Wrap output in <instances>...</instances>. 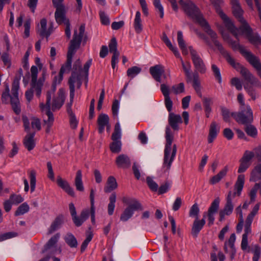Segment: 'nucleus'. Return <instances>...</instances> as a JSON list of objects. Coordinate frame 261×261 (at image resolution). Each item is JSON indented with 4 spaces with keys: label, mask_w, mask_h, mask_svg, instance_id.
Here are the masks:
<instances>
[{
    "label": "nucleus",
    "mask_w": 261,
    "mask_h": 261,
    "mask_svg": "<svg viewBox=\"0 0 261 261\" xmlns=\"http://www.w3.org/2000/svg\"><path fill=\"white\" fill-rule=\"evenodd\" d=\"M146 181L150 189L152 191H156L158 189V184L150 177L146 178Z\"/></svg>",
    "instance_id": "nucleus-59"
},
{
    "label": "nucleus",
    "mask_w": 261,
    "mask_h": 261,
    "mask_svg": "<svg viewBox=\"0 0 261 261\" xmlns=\"http://www.w3.org/2000/svg\"><path fill=\"white\" fill-rule=\"evenodd\" d=\"M121 132L120 125L119 122H117L115 125L114 130L111 137L113 141H121Z\"/></svg>",
    "instance_id": "nucleus-45"
},
{
    "label": "nucleus",
    "mask_w": 261,
    "mask_h": 261,
    "mask_svg": "<svg viewBox=\"0 0 261 261\" xmlns=\"http://www.w3.org/2000/svg\"><path fill=\"white\" fill-rule=\"evenodd\" d=\"M205 224V220L204 219H201L200 220L198 219H195L194 220L192 228L191 233L192 235L195 237H196L200 232V231L202 229L203 227Z\"/></svg>",
    "instance_id": "nucleus-31"
},
{
    "label": "nucleus",
    "mask_w": 261,
    "mask_h": 261,
    "mask_svg": "<svg viewBox=\"0 0 261 261\" xmlns=\"http://www.w3.org/2000/svg\"><path fill=\"white\" fill-rule=\"evenodd\" d=\"M35 132L28 133L24 138L23 144L25 147L29 150L31 151L35 146V142L34 140V136Z\"/></svg>",
    "instance_id": "nucleus-29"
},
{
    "label": "nucleus",
    "mask_w": 261,
    "mask_h": 261,
    "mask_svg": "<svg viewBox=\"0 0 261 261\" xmlns=\"http://www.w3.org/2000/svg\"><path fill=\"white\" fill-rule=\"evenodd\" d=\"M249 41L254 44H261V37L257 33H253V31L246 37Z\"/></svg>",
    "instance_id": "nucleus-48"
},
{
    "label": "nucleus",
    "mask_w": 261,
    "mask_h": 261,
    "mask_svg": "<svg viewBox=\"0 0 261 261\" xmlns=\"http://www.w3.org/2000/svg\"><path fill=\"white\" fill-rule=\"evenodd\" d=\"M215 45L217 47L222 55L225 58L227 62L231 65L237 71H239L241 74V71L243 69H247L239 63L235 62V60L232 58L230 55L223 47L221 43L217 40V36L215 39H212Z\"/></svg>",
    "instance_id": "nucleus-10"
},
{
    "label": "nucleus",
    "mask_w": 261,
    "mask_h": 261,
    "mask_svg": "<svg viewBox=\"0 0 261 261\" xmlns=\"http://www.w3.org/2000/svg\"><path fill=\"white\" fill-rule=\"evenodd\" d=\"M228 170V166H225L217 175L211 178L210 182L212 185H215L219 182L224 176H226Z\"/></svg>",
    "instance_id": "nucleus-33"
},
{
    "label": "nucleus",
    "mask_w": 261,
    "mask_h": 261,
    "mask_svg": "<svg viewBox=\"0 0 261 261\" xmlns=\"http://www.w3.org/2000/svg\"><path fill=\"white\" fill-rule=\"evenodd\" d=\"M250 181L253 182L261 181V174L253 169L251 172Z\"/></svg>",
    "instance_id": "nucleus-57"
},
{
    "label": "nucleus",
    "mask_w": 261,
    "mask_h": 261,
    "mask_svg": "<svg viewBox=\"0 0 261 261\" xmlns=\"http://www.w3.org/2000/svg\"><path fill=\"white\" fill-rule=\"evenodd\" d=\"M121 142L113 141L110 145V148L111 151L113 153H119L121 149Z\"/></svg>",
    "instance_id": "nucleus-50"
},
{
    "label": "nucleus",
    "mask_w": 261,
    "mask_h": 261,
    "mask_svg": "<svg viewBox=\"0 0 261 261\" xmlns=\"http://www.w3.org/2000/svg\"><path fill=\"white\" fill-rule=\"evenodd\" d=\"M47 20L45 18H43L40 20L41 29L39 30V35L42 37H46L48 38L50 34V28H49L48 30L46 29Z\"/></svg>",
    "instance_id": "nucleus-37"
},
{
    "label": "nucleus",
    "mask_w": 261,
    "mask_h": 261,
    "mask_svg": "<svg viewBox=\"0 0 261 261\" xmlns=\"http://www.w3.org/2000/svg\"><path fill=\"white\" fill-rule=\"evenodd\" d=\"M23 74V71L21 68L18 70V73L16 75L12 83V92L13 95V102L14 103H18V91L19 88V81Z\"/></svg>",
    "instance_id": "nucleus-19"
},
{
    "label": "nucleus",
    "mask_w": 261,
    "mask_h": 261,
    "mask_svg": "<svg viewBox=\"0 0 261 261\" xmlns=\"http://www.w3.org/2000/svg\"><path fill=\"white\" fill-rule=\"evenodd\" d=\"M63 223V220L62 217H57L55 220L51 223L50 226L49 227L48 233L51 234L58 229L62 225Z\"/></svg>",
    "instance_id": "nucleus-43"
},
{
    "label": "nucleus",
    "mask_w": 261,
    "mask_h": 261,
    "mask_svg": "<svg viewBox=\"0 0 261 261\" xmlns=\"http://www.w3.org/2000/svg\"><path fill=\"white\" fill-rule=\"evenodd\" d=\"M117 187L118 184L116 178L113 176H110L108 178L106 184L104 187V191L107 193H110L116 189Z\"/></svg>",
    "instance_id": "nucleus-30"
},
{
    "label": "nucleus",
    "mask_w": 261,
    "mask_h": 261,
    "mask_svg": "<svg viewBox=\"0 0 261 261\" xmlns=\"http://www.w3.org/2000/svg\"><path fill=\"white\" fill-rule=\"evenodd\" d=\"M149 72L152 77L158 82H161V76L164 73V67L161 65H156L149 68Z\"/></svg>",
    "instance_id": "nucleus-24"
},
{
    "label": "nucleus",
    "mask_w": 261,
    "mask_h": 261,
    "mask_svg": "<svg viewBox=\"0 0 261 261\" xmlns=\"http://www.w3.org/2000/svg\"><path fill=\"white\" fill-rule=\"evenodd\" d=\"M13 95L12 92L11 95L10 94V92L3 91L1 97L2 101L5 104H7L9 103V98H10L11 104L12 105L13 110L16 114L18 115L21 112L19 98H18V103H14L13 102Z\"/></svg>",
    "instance_id": "nucleus-17"
},
{
    "label": "nucleus",
    "mask_w": 261,
    "mask_h": 261,
    "mask_svg": "<svg viewBox=\"0 0 261 261\" xmlns=\"http://www.w3.org/2000/svg\"><path fill=\"white\" fill-rule=\"evenodd\" d=\"M212 70L216 79L218 80L219 83H221L222 82V78L219 68L215 64H212Z\"/></svg>",
    "instance_id": "nucleus-61"
},
{
    "label": "nucleus",
    "mask_w": 261,
    "mask_h": 261,
    "mask_svg": "<svg viewBox=\"0 0 261 261\" xmlns=\"http://www.w3.org/2000/svg\"><path fill=\"white\" fill-rule=\"evenodd\" d=\"M134 27L135 32L140 34L143 30V25L141 19V13L139 11H137L134 20Z\"/></svg>",
    "instance_id": "nucleus-38"
},
{
    "label": "nucleus",
    "mask_w": 261,
    "mask_h": 261,
    "mask_svg": "<svg viewBox=\"0 0 261 261\" xmlns=\"http://www.w3.org/2000/svg\"><path fill=\"white\" fill-rule=\"evenodd\" d=\"M161 91L165 98V105L168 112H171L173 102L170 97V89L168 86L164 84L161 85Z\"/></svg>",
    "instance_id": "nucleus-21"
},
{
    "label": "nucleus",
    "mask_w": 261,
    "mask_h": 261,
    "mask_svg": "<svg viewBox=\"0 0 261 261\" xmlns=\"http://www.w3.org/2000/svg\"><path fill=\"white\" fill-rule=\"evenodd\" d=\"M192 80L193 82V87L196 91L197 93H199L200 94V96H201V87H200V82L199 81V74L197 72H194L192 74Z\"/></svg>",
    "instance_id": "nucleus-41"
},
{
    "label": "nucleus",
    "mask_w": 261,
    "mask_h": 261,
    "mask_svg": "<svg viewBox=\"0 0 261 261\" xmlns=\"http://www.w3.org/2000/svg\"><path fill=\"white\" fill-rule=\"evenodd\" d=\"M153 4L155 9L159 11L160 17L163 18L164 14V8L161 3L160 0H153Z\"/></svg>",
    "instance_id": "nucleus-58"
},
{
    "label": "nucleus",
    "mask_w": 261,
    "mask_h": 261,
    "mask_svg": "<svg viewBox=\"0 0 261 261\" xmlns=\"http://www.w3.org/2000/svg\"><path fill=\"white\" fill-rule=\"evenodd\" d=\"M132 202L121 214L120 218L121 221L126 222L133 216L135 211L143 210L141 204L138 200L134 199Z\"/></svg>",
    "instance_id": "nucleus-13"
},
{
    "label": "nucleus",
    "mask_w": 261,
    "mask_h": 261,
    "mask_svg": "<svg viewBox=\"0 0 261 261\" xmlns=\"http://www.w3.org/2000/svg\"><path fill=\"white\" fill-rule=\"evenodd\" d=\"M65 101V96L63 90L62 89H59L58 92V96L54 97L52 104L50 106V110L53 111L59 110Z\"/></svg>",
    "instance_id": "nucleus-20"
},
{
    "label": "nucleus",
    "mask_w": 261,
    "mask_h": 261,
    "mask_svg": "<svg viewBox=\"0 0 261 261\" xmlns=\"http://www.w3.org/2000/svg\"><path fill=\"white\" fill-rule=\"evenodd\" d=\"M116 163L118 167L123 168H128L131 164L129 157L124 154H121L117 157Z\"/></svg>",
    "instance_id": "nucleus-26"
},
{
    "label": "nucleus",
    "mask_w": 261,
    "mask_h": 261,
    "mask_svg": "<svg viewBox=\"0 0 261 261\" xmlns=\"http://www.w3.org/2000/svg\"><path fill=\"white\" fill-rule=\"evenodd\" d=\"M9 199L13 204L17 205L23 201V197L20 195L11 194Z\"/></svg>",
    "instance_id": "nucleus-56"
},
{
    "label": "nucleus",
    "mask_w": 261,
    "mask_h": 261,
    "mask_svg": "<svg viewBox=\"0 0 261 261\" xmlns=\"http://www.w3.org/2000/svg\"><path fill=\"white\" fill-rule=\"evenodd\" d=\"M232 10L233 15L238 19V21H244L243 17V10L238 0H231Z\"/></svg>",
    "instance_id": "nucleus-23"
},
{
    "label": "nucleus",
    "mask_w": 261,
    "mask_h": 261,
    "mask_svg": "<svg viewBox=\"0 0 261 261\" xmlns=\"http://www.w3.org/2000/svg\"><path fill=\"white\" fill-rule=\"evenodd\" d=\"M74 186L77 191L80 192L84 191V186L82 181V172L81 170H78L76 173Z\"/></svg>",
    "instance_id": "nucleus-34"
},
{
    "label": "nucleus",
    "mask_w": 261,
    "mask_h": 261,
    "mask_svg": "<svg viewBox=\"0 0 261 261\" xmlns=\"http://www.w3.org/2000/svg\"><path fill=\"white\" fill-rule=\"evenodd\" d=\"M245 182V176L243 174L238 175L237 180L234 185V189L237 191L233 193L231 191L228 192L226 197V202L225 204L223 210L219 212V221H222L225 216L230 215L233 210V204L232 203V198L236 195L240 196L244 187Z\"/></svg>",
    "instance_id": "nucleus-5"
},
{
    "label": "nucleus",
    "mask_w": 261,
    "mask_h": 261,
    "mask_svg": "<svg viewBox=\"0 0 261 261\" xmlns=\"http://www.w3.org/2000/svg\"><path fill=\"white\" fill-rule=\"evenodd\" d=\"M36 171L34 170H32L30 172L29 177L30 179V187H31V192L33 193L36 187Z\"/></svg>",
    "instance_id": "nucleus-51"
},
{
    "label": "nucleus",
    "mask_w": 261,
    "mask_h": 261,
    "mask_svg": "<svg viewBox=\"0 0 261 261\" xmlns=\"http://www.w3.org/2000/svg\"><path fill=\"white\" fill-rule=\"evenodd\" d=\"M203 107L204 109L205 116L207 118L210 117L212 112L211 106L213 105V100L211 98L204 97L202 99Z\"/></svg>",
    "instance_id": "nucleus-39"
},
{
    "label": "nucleus",
    "mask_w": 261,
    "mask_h": 261,
    "mask_svg": "<svg viewBox=\"0 0 261 261\" xmlns=\"http://www.w3.org/2000/svg\"><path fill=\"white\" fill-rule=\"evenodd\" d=\"M92 59H89L86 63L84 64L83 70L85 73V80H86V85L87 84L88 80V74H89V69L92 64Z\"/></svg>",
    "instance_id": "nucleus-60"
},
{
    "label": "nucleus",
    "mask_w": 261,
    "mask_h": 261,
    "mask_svg": "<svg viewBox=\"0 0 261 261\" xmlns=\"http://www.w3.org/2000/svg\"><path fill=\"white\" fill-rule=\"evenodd\" d=\"M142 69L140 67L138 66H133L131 68H129L127 70V75L130 77V79H133L137 75L140 73Z\"/></svg>",
    "instance_id": "nucleus-49"
},
{
    "label": "nucleus",
    "mask_w": 261,
    "mask_h": 261,
    "mask_svg": "<svg viewBox=\"0 0 261 261\" xmlns=\"http://www.w3.org/2000/svg\"><path fill=\"white\" fill-rule=\"evenodd\" d=\"M90 199L91 208L90 211L89 209H84L81 212L80 215L77 216L76 215V211L75 207L73 203H70L69 204V209L70 214L72 217V221L77 227L81 226L83 223L89 217L90 213L91 222L93 224L95 223V207H94V190L93 189L90 190Z\"/></svg>",
    "instance_id": "nucleus-4"
},
{
    "label": "nucleus",
    "mask_w": 261,
    "mask_h": 261,
    "mask_svg": "<svg viewBox=\"0 0 261 261\" xmlns=\"http://www.w3.org/2000/svg\"><path fill=\"white\" fill-rule=\"evenodd\" d=\"M240 166L238 170V173H241L244 172L250 166L251 163H247L240 160Z\"/></svg>",
    "instance_id": "nucleus-64"
},
{
    "label": "nucleus",
    "mask_w": 261,
    "mask_h": 261,
    "mask_svg": "<svg viewBox=\"0 0 261 261\" xmlns=\"http://www.w3.org/2000/svg\"><path fill=\"white\" fill-rule=\"evenodd\" d=\"M179 4L181 6L184 12L191 18L196 21L203 28L204 31L211 37L215 39L217 34L213 31L208 23L203 18L198 8L191 1L184 2L180 0Z\"/></svg>",
    "instance_id": "nucleus-2"
},
{
    "label": "nucleus",
    "mask_w": 261,
    "mask_h": 261,
    "mask_svg": "<svg viewBox=\"0 0 261 261\" xmlns=\"http://www.w3.org/2000/svg\"><path fill=\"white\" fill-rule=\"evenodd\" d=\"M220 130V126L215 121H213L210 125L209 129V134L208 136V142L212 143L214 139L216 138L218 133Z\"/></svg>",
    "instance_id": "nucleus-27"
},
{
    "label": "nucleus",
    "mask_w": 261,
    "mask_h": 261,
    "mask_svg": "<svg viewBox=\"0 0 261 261\" xmlns=\"http://www.w3.org/2000/svg\"><path fill=\"white\" fill-rule=\"evenodd\" d=\"M110 52L113 54L119 53L117 50V43L115 38H113L111 40L109 44Z\"/></svg>",
    "instance_id": "nucleus-55"
},
{
    "label": "nucleus",
    "mask_w": 261,
    "mask_h": 261,
    "mask_svg": "<svg viewBox=\"0 0 261 261\" xmlns=\"http://www.w3.org/2000/svg\"><path fill=\"white\" fill-rule=\"evenodd\" d=\"M217 13L219 14L221 19L223 20L225 27L237 39H238L239 30L237 28L232 22L222 11L220 7L215 9Z\"/></svg>",
    "instance_id": "nucleus-15"
},
{
    "label": "nucleus",
    "mask_w": 261,
    "mask_h": 261,
    "mask_svg": "<svg viewBox=\"0 0 261 261\" xmlns=\"http://www.w3.org/2000/svg\"><path fill=\"white\" fill-rule=\"evenodd\" d=\"M168 121L170 125L174 130H178L179 126L178 124L182 123V119L179 115H176L174 113H170Z\"/></svg>",
    "instance_id": "nucleus-28"
},
{
    "label": "nucleus",
    "mask_w": 261,
    "mask_h": 261,
    "mask_svg": "<svg viewBox=\"0 0 261 261\" xmlns=\"http://www.w3.org/2000/svg\"><path fill=\"white\" fill-rule=\"evenodd\" d=\"M231 84L234 86L238 90H241L242 89V84L239 78H232L231 80Z\"/></svg>",
    "instance_id": "nucleus-62"
},
{
    "label": "nucleus",
    "mask_w": 261,
    "mask_h": 261,
    "mask_svg": "<svg viewBox=\"0 0 261 261\" xmlns=\"http://www.w3.org/2000/svg\"><path fill=\"white\" fill-rule=\"evenodd\" d=\"M199 211L200 210L198 205L197 203H195L190 208L189 216L191 217H195V219H198Z\"/></svg>",
    "instance_id": "nucleus-52"
},
{
    "label": "nucleus",
    "mask_w": 261,
    "mask_h": 261,
    "mask_svg": "<svg viewBox=\"0 0 261 261\" xmlns=\"http://www.w3.org/2000/svg\"><path fill=\"white\" fill-rule=\"evenodd\" d=\"M109 117L105 114H100L97 118L98 130L99 134H102L106 126H109Z\"/></svg>",
    "instance_id": "nucleus-25"
},
{
    "label": "nucleus",
    "mask_w": 261,
    "mask_h": 261,
    "mask_svg": "<svg viewBox=\"0 0 261 261\" xmlns=\"http://www.w3.org/2000/svg\"><path fill=\"white\" fill-rule=\"evenodd\" d=\"M65 242L71 248L77 246V242L75 237L71 233H68L65 238Z\"/></svg>",
    "instance_id": "nucleus-47"
},
{
    "label": "nucleus",
    "mask_w": 261,
    "mask_h": 261,
    "mask_svg": "<svg viewBox=\"0 0 261 261\" xmlns=\"http://www.w3.org/2000/svg\"><path fill=\"white\" fill-rule=\"evenodd\" d=\"M181 63L182 65V67L185 72L186 80L187 83H190L192 82V74L193 72H192L191 71V65L190 62H187L186 63H185L182 59H180Z\"/></svg>",
    "instance_id": "nucleus-32"
},
{
    "label": "nucleus",
    "mask_w": 261,
    "mask_h": 261,
    "mask_svg": "<svg viewBox=\"0 0 261 261\" xmlns=\"http://www.w3.org/2000/svg\"><path fill=\"white\" fill-rule=\"evenodd\" d=\"M220 199L217 197L212 202L211 206L208 209L207 212H204L203 214L202 219L205 220L206 217L208 218L207 225L209 226L212 225L215 221V215L217 213L219 207Z\"/></svg>",
    "instance_id": "nucleus-14"
},
{
    "label": "nucleus",
    "mask_w": 261,
    "mask_h": 261,
    "mask_svg": "<svg viewBox=\"0 0 261 261\" xmlns=\"http://www.w3.org/2000/svg\"><path fill=\"white\" fill-rule=\"evenodd\" d=\"M30 210V206L27 203L24 202L20 204L15 212V216H18L24 215L28 213Z\"/></svg>",
    "instance_id": "nucleus-46"
},
{
    "label": "nucleus",
    "mask_w": 261,
    "mask_h": 261,
    "mask_svg": "<svg viewBox=\"0 0 261 261\" xmlns=\"http://www.w3.org/2000/svg\"><path fill=\"white\" fill-rule=\"evenodd\" d=\"M116 201V194L115 192H113L109 197V203L108 206V213L110 216L112 215L114 213Z\"/></svg>",
    "instance_id": "nucleus-40"
},
{
    "label": "nucleus",
    "mask_w": 261,
    "mask_h": 261,
    "mask_svg": "<svg viewBox=\"0 0 261 261\" xmlns=\"http://www.w3.org/2000/svg\"><path fill=\"white\" fill-rule=\"evenodd\" d=\"M166 144L164 149L163 168L165 171L169 172L171 164L176 155L177 147L176 144L172 146L173 136L169 127L166 128Z\"/></svg>",
    "instance_id": "nucleus-6"
},
{
    "label": "nucleus",
    "mask_w": 261,
    "mask_h": 261,
    "mask_svg": "<svg viewBox=\"0 0 261 261\" xmlns=\"http://www.w3.org/2000/svg\"><path fill=\"white\" fill-rule=\"evenodd\" d=\"M60 235L59 233H57L53 236L47 242L44 247V249L42 251L43 253L47 251L48 249L54 247L58 241Z\"/></svg>",
    "instance_id": "nucleus-42"
},
{
    "label": "nucleus",
    "mask_w": 261,
    "mask_h": 261,
    "mask_svg": "<svg viewBox=\"0 0 261 261\" xmlns=\"http://www.w3.org/2000/svg\"><path fill=\"white\" fill-rule=\"evenodd\" d=\"M162 39L163 41L165 43V44L167 46V47L173 51V54H174L176 57L181 58L180 54L178 51L177 48L176 46H174L172 45L171 41H170L169 39L168 38L165 33H163Z\"/></svg>",
    "instance_id": "nucleus-35"
},
{
    "label": "nucleus",
    "mask_w": 261,
    "mask_h": 261,
    "mask_svg": "<svg viewBox=\"0 0 261 261\" xmlns=\"http://www.w3.org/2000/svg\"><path fill=\"white\" fill-rule=\"evenodd\" d=\"M241 75L244 78L243 86L245 84L250 85L252 87H260L258 80L253 76L248 69H243L241 71Z\"/></svg>",
    "instance_id": "nucleus-18"
},
{
    "label": "nucleus",
    "mask_w": 261,
    "mask_h": 261,
    "mask_svg": "<svg viewBox=\"0 0 261 261\" xmlns=\"http://www.w3.org/2000/svg\"><path fill=\"white\" fill-rule=\"evenodd\" d=\"M62 80H60L59 76H55L53 80V82L51 87L50 90L47 92L46 101L45 105L43 103H40V107L42 112L47 117V119L43 120L45 126H46L45 132L46 133H49L50 128L53 125L54 121V117L53 113L50 111L51 99L52 96L54 95V93L56 90V86L57 84H60Z\"/></svg>",
    "instance_id": "nucleus-3"
},
{
    "label": "nucleus",
    "mask_w": 261,
    "mask_h": 261,
    "mask_svg": "<svg viewBox=\"0 0 261 261\" xmlns=\"http://www.w3.org/2000/svg\"><path fill=\"white\" fill-rule=\"evenodd\" d=\"M188 48L195 69L194 72H197L198 73L199 72L202 74L205 73L206 71V66L197 51L195 50L192 46H189Z\"/></svg>",
    "instance_id": "nucleus-11"
},
{
    "label": "nucleus",
    "mask_w": 261,
    "mask_h": 261,
    "mask_svg": "<svg viewBox=\"0 0 261 261\" xmlns=\"http://www.w3.org/2000/svg\"><path fill=\"white\" fill-rule=\"evenodd\" d=\"M31 86L32 87V88H34L36 95L38 97H40L41 94L42 87L45 81V76L47 75L46 69L45 68L42 69L41 77H40L38 80H37L38 72L37 67L36 66H32L31 68Z\"/></svg>",
    "instance_id": "nucleus-8"
},
{
    "label": "nucleus",
    "mask_w": 261,
    "mask_h": 261,
    "mask_svg": "<svg viewBox=\"0 0 261 261\" xmlns=\"http://www.w3.org/2000/svg\"><path fill=\"white\" fill-rule=\"evenodd\" d=\"M53 6L56 8L55 18L58 24L61 25L63 23L65 24L67 21H69L66 16L67 8L65 5H53Z\"/></svg>",
    "instance_id": "nucleus-16"
},
{
    "label": "nucleus",
    "mask_w": 261,
    "mask_h": 261,
    "mask_svg": "<svg viewBox=\"0 0 261 261\" xmlns=\"http://www.w3.org/2000/svg\"><path fill=\"white\" fill-rule=\"evenodd\" d=\"M241 23V26L239 29V34L241 33L242 34L245 35L247 37L251 33H252V29L249 26L246 21L244 19V21H239Z\"/></svg>",
    "instance_id": "nucleus-36"
},
{
    "label": "nucleus",
    "mask_w": 261,
    "mask_h": 261,
    "mask_svg": "<svg viewBox=\"0 0 261 261\" xmlns=\"http://www.w3.org/2000/svg\"><path fill=\"white\" fill-rule=\"evenodd\" d=\"M244 130L246 134L250 137L255 138L257 136V130L255 126L251 124L244 125Z\"/></svg>",
    "instance_id": "nucleus-44"
},
{
    "label": "nucleus",
    "mask_w": 261,
    "mask_h": 261,
    "mask_svg": "<svg viewBox=\"0 0 261 261\" xmlns=\"http://www.w3.org/2000/svg\"><path fill=\"white\" fill-rule=\"evenodd\" d=\"M57 184L59 187L62 189L69 195L72 197L75 196L73 189L70 186L67 180L63 179L60 176H58Z\"/></svg>",
    "instance_id": "nucleus-22"
},
{
    "label": "nucleus",
    "mask_w": 261,
    "mask_h": 261,
    "mask_svg": "<svg viewBox=\"0 0 261 261\" xmlns=\"http://www.w3.org/2000/svg\"><path fill=\"white\" fill-rule=\"evenodd\" d=\"M172 90L175 94H178L183 93L185 91V85L183 83H180L177 85L172 86Z\"/></svg>",
    "instance_id": "nucleus-54"
},
{
    "label": "nucleus",
    "mask_w": 261,
    "mask_h": 261,
    "mask_svg": "<svg viewBox=\"0 0 261 261\" xmlns=\"http://www.w3.org/2000/svg\"><path fill=\"white\" fill-rule=\"evenodd\" d=\"M231 115L238 123L243 125L251 124L253 121V112L249 105L246 108L240 107L238 112L232 113Z\"/></svg>",
    "instance_id": "nucleus-9"
},
{
    "label": "nucleus",
    "mask_w": 261,
    "mask_h": 261,
    "mask_svg": "<svg viewBox=\"0 0 261 261\" xmlns=\"http://www.w3.org/2000/svg\"><path fill=\"white\" fill-rule=\"evenodd\" d=\"M99 16L101 23L104 25H109L110 21L108 16L103 11L99 12Z\"/></svg>",
    "instance_id": "nucleus-63"
},
{
    "label": "nucleus",
    "mask_w": 261,
    "mask_h": 261,
    "mask_svg": "<svg viewBox=\"0 0 261 261\" xmlns=\"http://www.w3.org/2000/svg\"><path fill=\"white\" fill-rule=\"evenodd\" d=\"M85 30V25L82 24L80 27L79 34L76 30L74 31L73 38L68 47L66 63L61 67L58 75L60 76V80H63V74L66 70L69 71L71 69L73 56L80 47Z\"/></svg>",
    "instance_id": "nucleus-1"
},
{
    "label": "nucleus",
    "mask_w": 261,
    "mask_h": 261,
    "mask_svg": "<svg viewBox=\"0 0 261 261\" xmlns=\"http://www.w3.org/2000/svg\"><path fill=\"white\" fill-rule=\"evenodd\" d=\"M229 43L234 49H239L247 61L257 71L258 75L261 77V63L258 58L246 50L244 46L240 45L237 42L231 40Z\"/></svg>",
    "instance_id": "nucleus-7"
},
{
    "label": "nucleus",
    "mask_w": 261,
    "mask_h": 261,
    "mask_svg": "<svg viewBox=\"0 0 261 261\" xmlns=\"http://www.w3.org/2000/svg\"><path fill=\"white\" fill-rule=\"evenodd\" d=\"M75 84H76L77 88L78 89L80 88L82 84V75L80 72L72 71L71 75L68 80V85L70 90L69 97L71 104L73 102L74 97Z\"/></svg>",
    "instance_id": "nucleus-12"
},
{
    "label": "nucleus",
    "mask_w": 261,
    "mask_h": 261,
    "mask_svg": "<svg viewBox=\"0 0 261 261\" xmlns=\"http://www.w3.org/2000/svg\"><path fill=\"white\" fill-rule=\"evenodd\" d=\"M255 154L252 151L246 150L242 158L240 159L242 161L247 163H250L251 160L254 158Z\"/></svg>",
    "instance_id": "nucleus-53"
}]
</instances>
